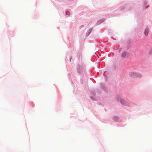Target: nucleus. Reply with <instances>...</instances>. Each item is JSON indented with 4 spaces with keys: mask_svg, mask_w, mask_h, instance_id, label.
I'll return each instance as SVG.
<instances>
[{
    "mask_svg": "<svg viewBox=\"0 0 152 152\" xmlns=\"http://www.w3.org/2000/svg\"><path fill=\"white\" fill-rule=\"evenodd\" d=\"M128 56V53L126 52H124L122 54V56L124 57H126Z\"/></svg>",
    "mask_w": 152,
    "mask_h": 152,
    "instance_id": "obj_1",
    "label": "nucleus"
},
{
    "mask_svg": "<svg viewBox=\"0 0 152 152\" xmlns=\"http://www.w3.org/2000/svg\"><path fill=\"white\" fill-rule=\"evenodd\" d=\"M149 31L148 29L146 28L145 29L144 31V34L146 36H147L148 34Z\"/></svg>",
    "mask_w": 152,
    "mask_h": 152,
    "instance_id": "obj_2",
    "label": "nucleus"
},
{
    "mask_svg": "<svg viewBox=\"0 0 152 152\" xmlns=\"http://www.w3.org/2000/svg\"><path fill=\"white\" fill-rule=\"evenodd\" d=\"M121 104L123 105H125L126 104V102L123 99H121Z\"/></svg>",
    "mask_w": 152,
    "mask_h": 152,
    "instance_id": "obj_3",
    "label": "nucleus"
},
{
    "mask_svg": "<svg viewBox=\"0 0 152 152\" xmlns=\"http://www.w3.org/2000/svg\"><path fill=\"white\" fill-rule=\"evenodd\" d=\"M136 76L137 77H142L141 74L137 73L136 74Z\"/></svg>",
    "mask_w": 152,
    "mask_h": 152,
    "instance_id": "obj_4",
    "label": "nucleus"
},
{
    "mask_svg": "<svg viewBox=\"0 0 152 152\" xmlns=\"http://www.w3.org/2000/svg\"><path fill=\"white\" fill-rule=\"evenodd\" d=\"M66 15H70L69 12L68 11H67L66 12Z\"/></svg>",
    "mask_w": 152,
    "mask_h": 152,
    "instance_id": "obj_5",
    "label": "nucleus"
},
{
    "mask_svg": "<svg viewBox=\"0 0 152 152\" xmlns=\"http://www.w3.org/2000/svg\"><path fill=\"white\" fill-rule=\"evenodd\" d=\"M150 53L151 54H152V47L150 50Z\"/></svg>",
    "mask_w": 152,
    "mask_h": 152,
    "instance_id": "obj_6",
    "label": "nucleus"
}]
</instances>
